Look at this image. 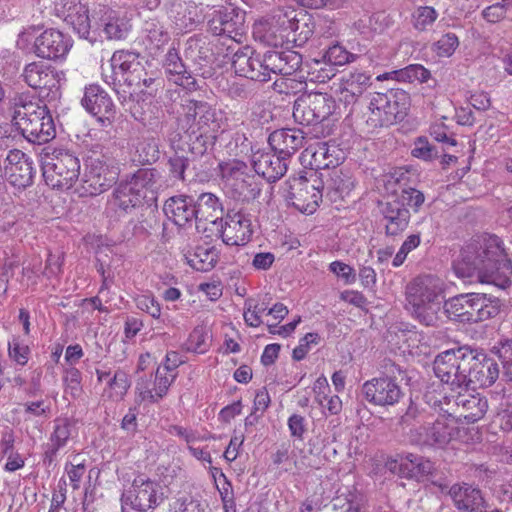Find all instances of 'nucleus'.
Segmentation results:
<instances>
[{
	"label": "nucleus",
	"mask_w": 512,
	"mask_h": 512,
	"mask_svg": "<svg viewBox=\"0 0 512 512\" xmlns=\"http://www.w3.org/2000/svg\"><path fill=\"white\" fill-rule=\"evenodd\" d=\"M102 22L104 25L103 31L108 39H123L130 30V25L120 16L119 12L110 8L106 9Z\"/></svg>",
	"instance_id": "41"
},
{
	"label": "nucleus",
	"mask_w": 512,
	"mask_h": 512,
	"mask_svg": "<svg viewBox=\"0 0 512 512\" xmlns=\"http://www.w3.org/2000/svg\"><path fill=\"white\" fill-rule=\"evenodd\" d=\"M491 351L499 358L504 369L506 370V373L512 380V340H500L493 346Z\"/></svg>",
	"instance_id": "51"
},
{
	"label": "nucleus",
	"mask_w": 512,
	"mask_h": 512,
	"mask_svg": "<svg viewBox=\"0 0 512 512\" xmlns=\"http://www.w3.org/2000/svg\"><path fill=\"white\" fill-rule=\"evenodd\" d=\"M42 170L48 186L67 190L79 179L80 161L70 151L60 150L44 161Z\"/></svg>",
	"instance_id": "10"
},
{
	"label": "nucleus",
	"mask_w": 512,
	"mask_h": 512,
	"mask_svg": "<svg viewBox=\"0 0 512 512\" xmlns=\"http://www.w3.org/2000/svg\"><path fill=\"white\" fill-rule=\"evenodd\" d=\"M458 45V37L454 33H447L433 44V51L439 57H449L454 53Z\"/></svg>",
	"instance_id": "54"
},
{
	"label": "nucleus",
	"mask_w": 512,
	"mask_h": 512,
	"mask_svg": "<svg viewBox=\"0 0 512 512\" xmlns=\"http://www.w3.org/2000/svg\"><path fill=\"white\" fill-rule=\"evenodd\" d=\"M400 466L407 470L409 477L414 478L427 476L434 470V465L430 460L414 454L406 455L402 459Z\"/></svg>",
	"instance_id": "43"
},
{
	"label": "nucleus",
	"mask_w": 512,
	"mask_h": 512,
	"mask_svg": "<svg viewBox=\"0 0 512 512\" xmlns=\"http://www.w3.org/2000/svg\"><path fill=\"white\" fill-rule=\"evenodd\" d=\"M183 129L200 136L215 132L219 128L216 111L205 101L185 99L181 104L179 118Z\"/></svg>",
	"instance_id": "13"
},
{
	"label": "nucleus",
	"mask_w": 512,
	"mask_h": 512,
	"mask_svg": "<svg viewBox=\"0 0 512 512\" xmlns=\"http://www.w3.org/2000/svg\"><path fill=\"white\" fill-rule=\"evenodd\" d=\"M355 186V180L350 169L340 167L332 169L324 182L326 196L332 202L344 200Z\"/></svg>",
	"instance_id": "25"
},
{
	"label": "nucleus",
	"mask_w": 512,
	"mask_h": 512,
	"mask_svg": "<svg viewBox=\"0 0 512 512\" xmlns=\"http://www.w3.org/2000/svg\"><path fill=\"white\" fill-rule=\"evenodd\" d=\"M75 430L74 420L63 417L54 420L53 432L50 435V447L45 452L47 458L52 461L59 449L65 447Z\"/></svg>",
	"instance_id": "36"
},
{
	"label": "nucleus",
	"mask_w": 512,
	"mask_h": 512,
	"mask_svg": "<svg viewBox=\"0 0 512 512\" xmlns=\"http://www.w3.org/2000/svg\"><path fill=\"white\" fill-rule=\"evenodd\" d=\"M82 105L89 113L98 116L102 123L110 122L114 105L109 95L100 86L89 85L85 88Z\"/></svg>",
	"instance_id": "28"
},
{
	"label": "nucleus",
	"mask_w": 512,
	"mask_h": 512,
	"mask_svg": "<svg viewBox=\"0 0 512 512\" xmlns=\"http://www.w3.org/2000/svg\"><path fill=\"white\" fill-rule=\"evenodd\" d=\"M71 47V38L55 29L45 30L34 42V51L38 57L54 61L65 58Z\"/></svg>",
	"instance_id": "19"
},
{
	"label": "nucleus",
	"mask_w": 512,
	"mask_h": 512,
	"mask_svg": "<svg viewBox=\"0 0 512 512\" xmlns=\"http://www.w3.org/2000/svg\"><path fill=\"white\" fill-rule=\"evenodd\" d=\"M447 318L463 322L478 323L497 316L500 303L485 294H460L444 302Z\"/></svg>",
	"instance_id": "6"
},
{
	"label": "nucleus",
	"mask_w": 512,
	"mask_h": 512,
	"mask_svg": "<svg viewBox=\"0 0 512 512\" xmlns=\"http://www.w3.org/2000/svg\"><path fill=\"white\" fill-rule=\"evenodd\" d=\"M381 213L385 221L386 234L396 236L403 232L410 220V212L403 202L397 199L387 201L382 205Z\"/></svg>",
	"instance_id": "33"
},
{
	"label": "nucleus",
	"mask_w": 512,
	"mask_h": 512,
	"mask_svg": "<svg viewBox=\"0 0 512 512\" xmlns=\"http://www.w3.org/2000/svg\"><path fill=\"white\" fill-rule=\"evenodd\" d=\"M329 269L337 277L342 278L346 284H352L356 281L354 268L344 262L334 261L329 265Z\"/></svg>",
	"instance_id": "62"
},
{
	"label": "nucleus",
	"mask_w": 512,
	"mask_h": 512,
	"mask_svg": "<svg viewBox=\"0 0 512 512\" xmlns=\"http://www.w3.org/2000/svg\"><path fill=\"white\" fill-rule=\"evenodd\" d=\"M254 171L268 182L279 180L287 171V161L277 153L257 152L252 156Z\"/></svg>",
	"instance_id": "31"
},
{
	"label": "nucleus",
	"mask_w": 512,
	"mask_h": 512,
	"mask_svg": "<svg viewBox=\"0 0 512 512\" xmlns=\"http://www.w3.org/2000/svg\"><path fill=\"white\" fill-rule=\"evenodd\" d=\"M159 149L154 139H143L138 142L134 154V161L141 164H151L158 160Z\"/></svg>",
	"instance_id": "47"
},
{
	"label": "nucleus",
	"mask_w": 512,
	"mask_h": 512,
	"mask_svg": "<svg viewBox=\"0 0 512 512\" xmlns=\"http://www.w3.org/2000/svg\"><path fill=\"white\" fill-rule=\"evenodd\" d=\"M448 495L459 512H485L487 508L481 490L471 484L455 483Z\"/></svg>",
	"instance_id": "22"
},
{
	"label": "nucleus",
	"mask_w": 512,
	"mask_h": 512,
	"mask_svg": "<svg viewBox=\"0 0 512 512\" xmlns=\"http://www.w3.org/2000/svg\"><path fill=\"white\" fill-rule=\"evenodd\" d=\"M304 133L296 129H278L268 138L272 150L286 161L304 144Z\"/></svg>",
	"instance_id": "27"
},
{
	"label": "nucleus",
	"mask_w": 512,
	"mask_h": 512,
	"mask_svg": "<svg viewBox=\"0 0 512 512\" xmlns=\"http://www.w3.org/2000/svg\"><path fill=\"white\" fill-rule=\"evenodd\" d=\"M319 335L317 333H307L301 340L297 347L293 349L292 357L296 361H300L307 355L310 344H317Z\"/></svg>",
	"instance_id": "63"
},
{
	"label": "nucleus",
	"mask_w": 512,
	"mask_h": 512,
	"mask_svg": "<svg viewBox=\"0 0 512 512\" xmlns=\"http://www.w3.org/2000/svg\"><path fill=\"white\" fill-rule=\"evenodd\" d=\"M9 356L19 365H25L28 362L30 349L27 345L20 344L17 340L9 343Z\"/></svg>",
	"instance_id": "64"
},
{
	"label": "nucleus",
	"mask_w": 512,
	"mask_h": 512,
	"mask_svg": "<svg viewBox=\"0 0 512 512\" xmlns=\"http://www.w3.org/2000/svg\"><path fill=\"white\" fill-rule=\"evenodd\" d=\"M174 512H204L201 501L191 495H183L176 499Z\"/></svg>",
	"instance_id": "57"
},
{
	"label": "nucleus",
	"mask_w": 512,
	"mask_h": 512,
	"mask_svg": "<svg viewBox=\"0 0 512 512\" xmlns=\"http://www.w3.org/2000/svg\"><path fill=\"white\" fill-rule=\"evenodd\" d=\"M165 499L162 486L145 475L134 478L131 487L122 494V512H148Z\"/></svg>",
	"instance_id": "9"
},
{
	"label": "nucleus",
	"mask_w": 512,
	"mask_h": 512,
	"mask_svg": "<svg viewBox=\"0 0 512 512\" xmlns=\"http://www.w3.org/2000/svg\"><path fill=\"white\" fill-rule=\"evenodd\" d=\"M188 263L198 271H209L217 263V252L214 248L199 246Z\"/></svg>",
	"instance_id": "46"
},
{
	"label": "nucleus",
	"mask_w": 512,
	"mask_h": 512,
	"mask_svg": "<svg viewBox=\"0 0 512 512\" xmlns=\"http://www.w3.org/2000/svg\"><path fill=\"white\" fill-rule=\"evenodd\" d=\"M311 165L318 169H336L344 159L343 152L335 145L319 143L311 153Z\"/></svg>",
	"instance_id": "39"
},
{
	"label": "nucleus",
	"mask_w": 512,
	"mask_h": 512,
	"mask_svg": "<svg viewBox=\"0 0 512 512\" xmlns=\"http://www.w3.org/2000/svg\"><path fill=\"white\" fill-rule=\"evenodd\" d=\"M110 66L113 72V81L118 83H121L131 70L135 71L136 68L138 72L141 71L139 55L131 51L114 52L110 59Z\"/></svg>",
	"instance_id": "37"
},
{
	"label": "nucleus",
	"mask_w": 512,
	"mask_h": 512,
	"mask_svg": "<svg viewBox=\"0 0 512 512\" xmlns=\"http://www.w3.org/2000/svg\"><path fill=\"white\" fill-rule=\"evenodd\" d=\"M409 106V94L403 89L392 88L385 93H375L369 104L367 123L373 128L393 125L404 119Z\"/></svg>",
	"instance_id": "7"
},
{
	"label": "nucleus",
	"mask_w": 512,
	"mask_h": 512,
	"mask_svg": "<svg viewBox=\"0 0 512 512\" xmlns=\"http://www.w3.org/2000/svg\"><path fill=\"white\" fill-rule=\"evenodd\" d=\"M244 42H237L231 38H222L220 45L218 46V53H222L224 58H227L231 65L236 59V54H240L241 50L245 48Z\"/></svg>",
	"instance_id": "59"
},
{
	"label": "nucleus",
	"mask_w": 512,
	"mask_h": 512,
	"mask_svg": "<svg viewBox=\"0 0 512 512\" xmlns=\"http://www.w3.org/2000/svg\"><path fill=\"white\" fill-rule=\"evenodd\" d=\"M143 198L128 181L121 183L113 193V204L125 213L142 205Z\"/></svg>",
	"instance_id": "42"
},
{
	"label": "nucleus",
	"mask_w": 512,
	"mask_h": 512,
	"mask_svg": "<svg viewBox=\"0 0 512 512\" xmlns=\"http://www.w3.org/2000/svg\"><path fill=\"white\" fill-rule=\"evenodd\" d=\"M411 154L419 159L424 161H432L436 157H438V152L436 148L431 145L426 138L419 137L415 143L414 147L411 151Z\"/></svg>",
	"instance_id": "56"
},
{
	"label": "nucleus",
	"mask_w": 512,
	"mask_h": 512,
	"mask_svg": "<svg viewBox=\"0 0 512 512\" xmlns=\"http://www.w3.org/2000/svg\"><path fill=\"white\" fill-rule=\"evenodd\" d=\"M421 242V238L419 234H411L409 235L405 241L402 243L399 251L396 253L395 257L393 258L392 265L394 267L401 266L407 255L413 251L415 248L419 246Z\"/></svg>",
	"instance_id": "55"
},
{
	"label": "nucleus",
	"mask_w": 512,
	"mask_h": 512,
	"mask_svg": "<svg viewBox=\"0 0 512 512\" xmlns=\"http://www.w3.org/2000/svg\"><path fill=\"white\" fill-rule=\"evenodd\" d=\"M33 162L21 150H10L4 161V175L15 187H27L33 180Z\"/></svg>",
	"instance_id": "20"
},
{
	"label": "nucleus",
	"mask_w": 512,
	"mask_h": 512,
	"mask_svg": "<svg viewBox=\"0 0 512 512\" xmlns=\"http://www.w3.org/2000/svg\"><path fill=\"white\" fill-rule=\"evenodd\" d=\"M323 176V174H320ZM324 181L316 171L301 173L286 181V199L302 213L316 211L323 197Z\"/></svg>",
	"instance_id": "8"
},
{
	"label": "nucleus",
	"mask_w": 512,
	"mask_h": 512,
	"mask_svg": "<svg viewBox=\"0 0 512 512\" xmlns=\"http://www.w3.org/2000/svg\"><path fill=\"white\" fill-rule=\"evenodd\" d=\"M232 67L239 76L249 78L254 81L265 82V73L263 72V56L255 55L252 48L245 45L240 54H236Z\"/></svg>",
	"instance_id": "32"
},
{
	"label": "nucleus",
	"mask_w": 512,
	"mask_h": 512,
	"mask_svg": "<svg viewBox=\"0 0 512 512\" xmlns=\"http://www.w3.org/2000/svg\"><path fill=\"white\" fill-rule=\"evenodd\" d=\"M334 107L335 101L327 93H306L295 101L293 118L301 125L318 124L332 114Z\"/></svg>",
	"instance_id": "12"
},
{
	"label": "nucleus",
	"mask_w": 512,
	"mask_h": 512,
	"mask_svg": "<svg viewBox=\"0 0 512 512\" xmlns=\"http://www.w3.org/2000/svg\"><path fill=\"white\" fill-rule=\"evenodd\" d=\"M145 31L147 41L156 49L164 46L170 39L168 32L159 22H146Z\"/></svg>",
	"instance_id": "50"
},
{
	"label": "nucleus",
	"mask_w": 512,
	"mask_h": 512,
	"mask_svg": "<svg viewBox=\"0 0 512 512\" xmlns=\"http://www.w3.org/2000/svg\"><path fill=\"white\" fill-rule=\"evenodd\" d=\"M438 12L431 6H420L413 13V26L419 31H426L433 25Z\"/></svg>",
	"instance_id": "49"
},
{
	"label": "nucleus",
	"mask_w": 512,
	"mask_h": 512,
	"mask_svg": "<svg viewBox=\"0 0 512 512\" xmlns=\"http://www.w3.org/2000/svg\"><path fill=\"white\" fill-rule=\"evenodd\" d=\"M222 208L212 193H202L194 202L195 220L216 223Z\"/></svg>",
	"instance_id": "40"
},
{
	"label": "nucleus",
	"mask_w": 512,
	"mask_h": 512,
	"mask_svg": "<svg viewBox=\"0 0 512 512\" xmlns=\"http://www.w3.org/2000/svg\"><path fill=\"white\" fill-rule=\"evenodd\" d=\"M396 199L399 202H403L404 207L410 206L414 211H418L420 206L424 203L425 197L421 191L415 188H409L403 190L401 196Z\"/></svg>",
	"instance_id": "61"
},
{
	"label": "nucleus",
	"mask_w": 512,
	"mask_h": 512,
	"mask_svg": "<svg viewBox=\"0 0 512 512\" xmlns=\"http://www.w3.org/2000/svg\"><path fill=\"white\" fill-rule=\"evenodd\" d=\"M452 391L456 392L451 397L460 410V417H463L466 422L474 423L484 417L488 410V401L484 396L474 391L469 392L468 388Z\"/></svg>",
	"instance_id": "23"
},
{
	"label": "nucleus",
	"mask_w": 512,
	"mask_h": 512,
	"mask_svg": "<svg viewBox=\"0 0 512 512\" xmlns=\"http://www.w3.org/2000/svg\"><path fill=\"white\" fill-rule=\"evenodd\" d=\"M222 177L226 179L227 184L232 187L239 198L242 200L255 199L260 194V187L255 182L253 176L246 172V165L242 162H231L220 165Z\"/></svg>",
	"instance_id": "17"
},
{
	"label": "nucleus",
	"mask_w": 512,
	"mask_h": 512,
	"mask_svg": "<svg viewBox=\"0 0 512 512\" xmlns=\"http://www.w3.org/2000/svg\"><path fill=\"white\" fill-rule=\"evenodd\" d=\"M13 122L31 143L44 144L56 135L55 124L49 110L38 102L14 99Z\"/></svg>",
	"instance_id": "4"
},
{
	"label": "nucleus",
	"mask_w": 512,
	"mask_h": 512,
	"mask_svg": "<svg viewBox=\"0 0 512 512\" xmlns=\"http://www.w3.org/2000/svg\"><path fill=\"white\" fill-rule=\"evenodd\" d=\"M138 309L148 313L153 318L158 319L161 315L160 304L150 295H139L135 298Z\"/></svg>",
	"instance_id": "60"
},
{
	"label": "nucleus",
	"mask_w": 512,
	"mask_h": 512,
	"mask_svg": "<svg viewBox=\"0 0 512 512\" xmlns=\"http://www.w3.org/2000/svg\"><path fill=\"white\" fill-rule=\"evenodd\" d=\"M208 30L216 36L231 38L237 42L246 40V13L240 9L217 10L208 21Z\"/></svg>",
	"instance_id": "15"
},
{
	"label": "nucleus",
	"mask_w": 512,
	"mask_h": 512,
	"mask_svg": "<svg viewBox=\"0 0 512 512\" xmlns=\"http://www.w3.org/2000/svg\"><path fill=\"white\" fill-rule=\"evenodd\" d=\"M221 226V237L225 244L242 246L247 244L253 234L252 221L248 213L244 211L230 210L224 218Z\"/></svg>",
	"instance_id": "16"
},
{
	"label": "nucleus",
	"mask_w": 512,
	"mask_h": 512,
	"mask_svg": "<svg viewBox=\"0 0 512 512\" xmlns=\"http://www.w3.org/2000/svg\"><path fill=\"white\" fill-rule=\"evenodd\" d=\"M106 384L104 396L113 401L122 400L130 387L128 375L122 370L115 371L112 378H109Z\"/></svg>",
	"instance_id": "44"
},
{
	"label": "nucleus",
	"mask_w": 512,
	"mask_h": 512,
	"mask_svg": "<svg viewBox=\"0 0 512 512\" xmlns=\"http://www.w3.org/2000/svg\"><path fill=\"white\" fill-rule=\"evenodd\" d=\"M63 6L67 7L68 10L65 21L72 26L80 37L87 39L90 34V20L87 9L80 3H76V0H63Z\"/></svg>",
	"instance_id": "38"
},
{
	"label": "nucleus",
	"mask_w": 512,
	"mask_h": 512,
	"mask_svg": "<svg viewBox=\"0 0 512 512\" xmlns=\"http://www.w3.org/2000/svg\"><path fill=\"white\" fill-rule=\"evenodd\" d=\"M454 270L462 278L477 276L480 282L502 289L511 284L512 263L495 235L478 236L466 244L454 262Z\"/></svg>",
	"instance_id": "1"
},
{
	"label": "nucleus",
	"mask_w": 512,
	"mask_h": 512,
	"mask_svg": "<svg viewBox=\"0 0 512 512\" xmlns=\"http://www.w3.org/2000/svg\"><path fill=\"white\" fill-rule=\"evenodd\" d=\"M128 183L141 194L145 201L156 200L159 191L168 187L162 174L154 168H141L128 180Z\"/></svg>",
	"instance_id": "24"
},
{
	"label": "nucleus",
	"mask_w": 512,
	"mask_h": 512,
	"mask_svg": "<svg viewBox=\"0 0 512 512\" xmlns=\"http://www.w3.org/2000/svg\"><path fill=\"white\" fill-rule=\"evenodd\" d=\"M176 378V374L166 373L165 370L157 368L155 379L153 381V389L150 388L148 380L139 379L136 385L138 400L140 402L156 403L166 394Z\"/></svg>",
	"instance_id": "26"
},
{
	"label": "nucleus",
	"mask_w": 512,
	"mask_h": 512,
	"mask_svg": "<svg viewBox=\"0 0 512 512\" xmlns=\"http://www.w3.org/2000/svg\"><path fill=\"white\" fill-rule=\"evenodd\" d=\"M163 211L178 226H184L195 219L194 201L189 196L170 197L166 200Z\"/></svg>",
	"instance_id": "35"
},
{
	"label": "nucleus",
	"mask_w": 512,
	"mask_h": 512,
	"mask_svg": "<svg viewBox=\"0 0 512 512\" xmlns=\"http://www.w3.org/2000/svg\"><path fill=\"white\" fill-rule=\"evenodd\" d=\"M383 369L382 376L363 383L361 393L375 406H394L404 397L400 381L404 379L405 371L391 360L384 361Z\"/></svg>",
	"instance_id": "5"
},
{
	"label": "nucleus",
	"mask_w": 512,
	"mask_h": 512,
	"mask_svg": "<svg viewBox=\"0 0 512 512\" xmlns=\"http://www.w3.org/2000/svg\"><path fill=\"white\" fill-rule=\"evenodd\" d=\"M441 280L433 275H421L406 288V308L420 324L438 327L447 317L443 304Z\"/></svg>",
	"instance_id": "3"
},
{
	"label": "nucleus",
	"mask_w": 512,
	"mask_h": 512,
	"mask_svg": "<svg viewBox=\"0 0 512 512\" xmlns=\"http://www.w3.org/2000/svg\"><path fill=\"white\" fill-rule=\"evenodd\" d=\"M302 64V55L296 51H267L263 55V72L265 82L270 80V74L292 75Z\"/></svg>",
	"instance_id": "21"
},
{
	"label": "nucleus",
	"mask_w": 512,
	"mask_h": 512,
	"mask_svg": "<svg viewBox=\"0 0 512 512\" xmlns=\"http://www.w3.org/2000/svg\"><path fill=\"white\" fill-rule=\"evenodd\" d=\"M394 74L397 80L407 82L418 81L424 83L431 77L430 71L420 64L409 65L404 69L394 71Z\"/></svg>",
	"instance_id": "48"
},
{
	"label": "nucleus",
	"mask_w": 512,
	"mask_h": 512,
	"mask_svg": "<svg viewBox=\"0 0 512 512\" xmlns=\"http://www.w3.org/2000/svg\"><path fill=\"white\" fill-rule=\"evenodd\" d=\"M269 301L265 296L261 301H257L254 298H248L244 303L243 317L245 323L250 327H259L263 321L261 314L265 311L268 312Z\"/></svg>",
	"instance_id": "45"
},
{
	"label": "nucleus",
	"mask_w": 512,
	"mask_h": 512,
	"mask_svg": "<svg viewBox=\"0 0 512 512\" xmlns=\"http://www.w3.org/2000/svg\"><path fill=\"white\" fill-rule=\"evenodd\" d=\"M116 181V173L100 158L90 157L83 174V188L87 194L98 195Z\"/></svg>",
	"instance_id": "18"
},
{
	"label": "nucleus",
	"mask_w": 512,
	"mask_h": 512,
	"mask_svg": "<svg viewBox=\"0 0 512 512\" xmlns=\"http://www.w3.org/2000/svg\"><path fill=\"white\" fill-rule=\"evenodd\" d=\"M433 370L450 390H462L470 386L473 390L476 387H489L499 376L498 364L493 359L468 346L438 354L433 362Z\"/></svg>",
	"instance_id": "2"
},
{
	"label": "nucleus",
	"mask_w": 512,
	"mask_h": 512,
	"mask_svg": "<svg viewBox=\"0 0 512 512\" xmlns=\"http://www.w3.org/2000/svg\"><path fill=\"white\" fill-rule=\"evenodd\" d=\"M371 85V76L362 71H351L341 77L338 93L339 100L345 104H354Z\"/></svg>",
	"instance_id": "29"
},
{
	"label": "nucleus",
	"mask_w": 512,
	"mask_h": 512,
	"mask_svg": "<svg viewBox=\"0 0 512 512\" xmlns=\"http://www.w3.org/2000/svg\"><path fill=\"white\" fill-rule=\"evenodd\" d=\"M300 29V20L290 18L281 9H275L270 14L258 19L253 25V38L261 44L277 47L282 45V31L291 30L296 33Z\"/></svg>",
	"instance_id": "11"
},
{
	"label": "nucleus",
	"mask_w": 512,
	"mask_h": 512,
	"mask_svg": "<svg viewBox=\"0 0 512 512\" xmlns=\"http://www.w3.org/2000/svg\"><path fill=\"white\" fill-rule=\"evenodd\" d=\"M351 54L341 45H330L323 54V63L331 67L344 65L349 62Z\"/></svg>",
	"instance_id": "52"
},
{
	"label": "nucleus",
	"mask_w": 512,
	"mask_h": 512,
	"mask_svg": "<svg viewBox=\"0 0 512 512\" xmlns=\"http://www.w3.org/2000/svg\"><path fill=\"white\" fill-rule=\"evenodd\" d=\"M163 68L168 81L189 91L197 89L196 79L187 71L186 66L174 48L169 49L165 55Z\"/></svg>",
	"instance_id": "30"
},
{
	"label": "nucleus",
	"mask_w": 512,
	"mask_h": 512,
	"mask_svg": "<svg viewBox=\"0 0 512 512\" xmlns=\"http://www.w3.org/2000/svg\"><path fill=\"white\" fill-rule=\"evenodd\" d=\"M81 379V372L78 369H67L63 376L65 393L69 394L74 399L78 398L82 393Z\"/></svg>",
	"instance_id": "53"
},
{
	"label": "nucleus",
	"mask_w": 512,
	"mask_h": 512,
	"mask_svg": "<svg viewBox=\"0 0 512 512\" xmlns=\"http://www.w3.org/2000/svg\"><path fill=\"white\" fill-rule=\"evenodd\" d=\"M22 78L34 89H53L58 84L56 72L42 62H32L24 67Z\"/></svg>",
	"instance_id": "34"
},
{
	"label": "nucleus",
	"mask_w": 512,
	"mask_h": 512,
	"mask_svg": "<svg viewBox=\"0 0 512 512\" xmlns=\"http://www.w3.org/2000/svg\"><path fill=\"white\" fill-rule=\"evenodd\" d=\"M455 420L448 416H439L431 425L411 429L410 441L420 447L442 449L457 435Z\"/></svg>",
	"instance_id": "14"
},
{
	"label": "nucleus",
	"mask_w": 512,
	"mask_h": 512,
	"mask_svg": "<svg viewBox=\"0 0 512 512\" xmlns=\"http://www.w3.org/2000/svg\"><path fill=\"white\" fill-rule=\"evenodd\" d=\"M207 337L204 333L203 328L196 327L189 335V338L187 340V350L193 351L196 353H204L207 348Z\"/></svg>",
	"instance_id": "58"
}]
</instances>
